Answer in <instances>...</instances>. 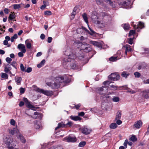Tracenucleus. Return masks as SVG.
I'll return each instance as SVG.
<instances>
[{
	"label": "nucleus",
	"mask_w": 149,
	"mask_h": 149,
	"mask_svg": "<svg viewBox=\"0 0 149 149\" xmlns=\"http://www.w3.org/2000/svg\"><path fill=\"white\" fill-rule=\"evenodd\" d=\"M35 127L36 129H38L40 128V125L37 123H36L35 125Z\"/></svg>",
	"instance_id": "50"
},
{
	"label": "nucleus",
	"mask_w": 149,
	"mask_h": 149,
	"mask_svg": "<svg viewBox=\"0 0 149 149\" xmlns=\"http://www.w3.org/2000/svg\"><path fill=\"white\" fill-rule=\"evenodd\" d=\"M130 140L133 142H135L137 141V139L134 135H132L130 138Z\"/></svg>",
	"instance_id": "26"
},
{
	"label": "nucleus",
	"mask_w": 149,
	"mask_h": 149,
	"mask_svg": "<svg viewBox=\"0 0 149 149\" xmlns=\"http://www.w3.org/2000/svg\"><path fill=\"white\" fill-rule=\"evenodd\" d=\"M108 78L113 81L117 80L120 79V76L118 73H113L108 76Z\"/></svg>",
	"instance_id": "5"
},
{
	"label": "nucleus",
	"mask_w": 149,
	"mask_h": 149,
	"mask_svg": "<svg viewBox=\"0 0 149 149\" xmlns=\"http://www.w3.org/2000/svg\"><path fill=\"white\" fill-rule=\"evenodd\" d=\"M90 31L91 32V33H90V32L88 33L91 35H93L95 33V32L92 29H91V30H90Z\"/></svg>",
	"instance_id": "57"
},
{
	"label": "nucleus",
	"mask_w": 149,
	"mask_h": 149,
	"mask_svg": "<svg viewBox=\"0 0 149 149\" xmlns=\"http://www.w3.org/2000/svg\"><path fill=\"white\" fill-rule=\"evenodd\" d=\"M90 43L97 47L101 48L102 47V45L101 43L100 42H97L96 41H90Z\"/></svg>",
	"instance_id": "13"
},
{
	"label": "nucleus",
	"mask_w": 149,
	"mask_h": 149,
	"mask_svg": "<svg viewBox=\"0 0 149 149\" xmlns=\"http://www.w3.org/2000/svg\"><path fill=\"white\" fill-rule=\"evenodd\" d=\"M41 113L37 112H35L34 113V115L35 116H34V118H37L38 117V116H40V115Z\"/></svg>",
	"instance_id": "40"
},
{
	"label": "nucleus",
	"mask_w": 149,
	"mask_h": 149,
	"mask_svg": "<svg viewBox=\"0 0 149 149\" xmlns=\"http://www.w3.org/2000/svg\"><path fill=\"white\" fill-rule=\"evenodd\" d=\"M43 3L46 6H48L49 4V2L48 1H47L46 0L44 1H43Z\"/></svg>",
	"instance_id": "59"
},
{
	"label": "nucleus",
	"mask_w": 149,
	"mask_h": 149,
	"mask_svg": "<svg viewBox=\"0 0 149 149\" xmlns=\"http://www.w3.org/2000/svg\"><path fill=\"white\" fill-rule=\"evenodd\" d=\"M23 53H24L22 52H19L18 54V56L19 57H23L24 56Z\"/></svg>",
	"instance_id": "53"
},
{
	"label": "nucleus",
	"mask_w": 149,
	"mask_h": 149,
	"mask_svg": "<svg viewBox=\"0 0 149 149\" xmlns=\"http://www.w3.org/2000/svg\"><path fill=\"white\" fill-rule=\"evenodd\" d=\"M104 85H105L106 86H108L110 84L109 82L108 81H105L103 83Z\"/></svg>",
	"instance_id": "44"
},
{
	"label": "nucleus",
	"mask_w": 149,
	"mask_h": 149,
	"mask_svg": "<svg viewBox=\"0 0 149 149\" xmlns=\"http://www.w3.org/2000/svg\"><path fill=\"white\" fill-rule=\"evenodd\" d=\"M6 60V61L8 63H10L11 61H12L11 58L8 57H7Z\"/></svg>",
	"instance_id": "43"
},
{
	"label": "nucleus",
	"mask_w": 149,
	"mask_h": 149,
	"mask_svg": "<svg viewBox=\"0 0 149 149\" xmlns=\"http://www.w3.org/2000/svg\"><path fill=\"white\" fill-rule=\"evenodd\" d=\"M20 93L21 94H23L24 93L25 91V90L24 88L22 87L20 89Z\"/></svg>",
	"instance_id": "55"
},
{
	"label": "nucleus",
	"mask_w": 149,
	"mask_h": 149,
	"mask_svg": "<svg viewBox=\"0 0 149 149\" xmlns=\"http://www.w3.org/2000/svg\"><path fill=\"white\" fill-rule=\"evenodd\" d=\"M44 14L46 15H51L52 13L50 11H46L44 13Z\"/></svg>",
	"instance_id": "47"
},
{
	"label": "nucleus",
	"mask_w": 149,
	"mask_h": 149,
	"mask_svg": "<svg viewBox=\"0 0 149 149\" xmlns=\"http://www.w3.org/2000/svg\"><path fill=\"white\" fill-rule=\"evenodd\" d=\"M38 92L42 93L47 96H51L53 95L52 91H51L44 90L42 89L38 88L37 89Z\"/></svg>",
	"instance_id": "6"
},
{
	"label": "nucleus",
	"mask_w": 149,
	"mask_h": 149,
	"mask_svg": "<svg viewBox=\"0 0 149 149\" xmlns=\"http://www.w3.org/2000/svg\"><path fill=\"white\" fill-rule=\"evenodd\" d=\"M71 50L69 49H67L65 52V54L68 56V58H65L63 63V66L68 69H74L76 67V64L74 63L73 60L75 59L76 57H78L80 59L81 58H83L84 56L81 55H79L77 53L75 54L73 52H71Z\"/></svg>",
	"instance_id": "1"
},
{
	"label": "nucleus",
	"mask_w": 149,
	"mask_h": 149,
	"mask_svg": "<svg viewBox=\"0 0 149 149\" xmlns=\"http://www.w3.org/2000/svg\"><path fill=\"white\" fill-rule=\"evenodd\" d=\"M63 140L66 141L68 142H74L76 141L77 139L75 136H72L71 135H69L68 136L63 138Z\"/></svg>",
	"instance_id": "7"
},
{
	"label": "nucleus",
	"mask_w": 149,
	"mask_h": 149,
	"mask_svg": "<svg viewBox=\"0 0 149 149\" xmlns=\"http://www.w3.org/2000/svg\"><path fill=\"white\" fill-rule=\"evenodd\" d=\"M45 38V36L44 34H42L40 36V38L42 40H43Z\"/></svg>",
	"instance_id": "58"
},
{
	"label": "nucleus",
	"mask_w": 149,
	"mask_h": 149,
	"mask_svg": "<svg viewBox=\"0 0 149 149\" xmlns=\"http://www.w3.org/2000/svg\"><path fill=\"white\" fill-rule=\"evenodd\" d=\"M99 15L100 17L104 18V19H106L107 18H108L109 19V20H110L111 19L110 16L108 15L104 12H102L100 13Z\"/></svg>",
	"instance_id": "15"
},
{
	"label": "nucleus",
	"mask_w": 149,
	"mask_h": 149,
	"mask_svg": "<svg viewBox=\"0 0 149 149\" xmlns=\"http://www.w3.org/2000/svg\"><path fill=\"white\" fill-rule=\"evenodd\" d=\"M17 138L18 139H20L21 141L23 143H24L25 142L26 140L24 138L23 136L21 134L17 136Z\"/></svg>",
	"instance_id": "22"
},
{
	"label": "nucleus",
	"mask_w": 149,
	"mask_h": 149,
	"mask_svg": "<svg viewBox=\"0 0 149 149\" xmlns=\"http://www.w3.org/2000/svg\"><path fill=\"white\" fill-rule=\"evenodd\" d=\"M113 101L114 102H118L120 100V98L119 97L114 96L112 99Z\"/></svg>",
	"instance_id": "33"
},
{
	"label": "nucleus",
	"mask_w": 149,
	"mask_h": 149,
	"mask_svg": "<svg viewBox=\"0 0 149 149\" xmlns=\"http://www.w3.org/2000/svg\"><path fill=\"white\" fill-rule=\"evenodd\" d=\"M16 62L15 61H13L11 63V65L12 66H13L15 68H16Z\"/></svg>",
	"instance_id": "51"
},
{
	"label": "nucleus",
	"mask_w": 149,
	"mask_h": 149,
	"mask_svg": "<svg viewBox=\"0 0 149 149\" xmlns=\"http://www.w3.org/2000/svg\"><path fill=\"white\" fill-rule=\"evenodd\" d=\"M14 8L15 9H19L21 7L20 4H14L13 5Z\"/></svg>",
	"instance_id": "38"
},
{
	"label": "nucleus",
	"mask_w": 149,
	"mask_h": 149,
	"mask_svg": "<svg viewBox=\"0 0 149 149\" xmlns=\"http://www.w3.org/2000/svg\"><path fill=\"white\" fill-rule=\"evenodd\" d=\"M23 100L24 102L25 103L26 106L27 107L30 109H32L34 108L35 107L34 106L30 103V102L28 101L27 98H24L23 99Z\"/></svg>",
	"instance_id": "10"
},
{
	"label": "nucleus",
	"mask_w": 149,
	"mask_h": 149,
	"mask_svg": "<svg viewBox=\"0 0 149 149\" xmlns=\"http://www.w3.org/2000/svg\"><path fill=\"white\" fill-rule=\"evenodd\" d=\"M24 104V102L22 101H21L20 102L19 105L20 107H22L23 106Z\"/></svg>",
	"instance_id": "64"
},
{
	"label": "nucleus",
	"mask_w": 149,
	"mask_h": 149,
	"mask_svg": "<svg viewBox=\"0 0 149 149\" xmlns=\"http://www.w3.org/2000/svg\"><path fill=\"white\" fill-rule=\"evenodd\" d=\"M81 48L82 50L86 53L89 52L91 50V48L90 47V45L86 44L82 45Z\"/></svg>",
	"instance_id": "8"
},
{
	"label": "nucleus",
	"mask_w": 149,
	"mask_h": 149,
	"mask_svg": "<svg viewBox=\"0 0 149 149\" xmlns=\"http://www.w3.org/2000/svg\"><path fill=\"white\" fill-rule=\"evenodd\" d=\"M118 3L120 5L124 7L129 5L130 3L129 0H119Z\"/></svg>",
	"instance_id": "9"
},
{
	"label": "nucleus",
	"mask_w": 149,
	"mask_h": 149,
	"mask_svg": "<svg viewBox=\"0 0 149 149\" xmlns=\"http://www.w3.org/2000/svg\"><path fill=\"white\" fill-rule=\"evenodd\" d=\"M129 27L130 26L128 24H125L124 25L123 28L125 30L129 29Z\"/></svg>",
	"instance_id": "37"
},
{
	"label": "nucleus",
	"mask_w": 149,
	"mask_h": 149,
	"mask_svg": "<svg viewBox=\"0 0 149 149\" xmlns=\"http://www.w3.org/2000/svg\"><path fill=\"white\" fill-rule=\"evenodd\" d=\"M8 75L6 73H2L1 77L2 78L4 79H8Z\"/></svg>",
	"instance_id": "30"
},
{
	"label": "nucleus",
	"mask_w": 149,
	"mask_h": 149,
	"mask_svg": "<svg viewBox=\"0 0 149 149\" xmlns=\"http://www.w3.org/2000/svg\"><path fill=\"white\" fill-rule=\"evenodd\" d=\"M84 115V112H81L80 113H79L78 114V115L81 116H83Z\"/></svg>",
	"instance_id": "60"
},
{
	"label": "nucleus",
	"mask_w": 149,
	"mask_h": 149,
	"mask_svg": "<svg viewBox=\"0 0 149 149\" xmlns=\"http://www.w3.org/2000/svg\"><path fill=\"white\" fill-rule=\"evenodd\" d=\"M17 48L19 49H21V52L24 53L26 52V50L25 49V47L24 44H19L17 46Z\"/></svg>",
	"instance_id": "14"
},
{
	"label": "nucleus",
	"mask_w": 149,
	"mask_h": 149,
	"mask_svg": "<svg viewBox=\"0 0 149 149\" xmlns=\"http://www.w3.org/2000/svg\"><path fill=\"white\" fill-rule=\"evenodd\" d=\"M9 69L5 66L4 67V71L6 73L9 72Z\"/></svg>",
	"instance_id": "52"
},
{
	"label": "nucleus",
	"mask_w": 149,
	"mask_h": 149,
	"mask_svg": "<svg viewBox=\"0 0 149 149\" xmlns=\"http://www.w3.org/2000/svg\"><path fill=\"white\" fill-rule=\"evenodd\" d=\"M13 13H11L10 14L9 18L10 20H12L15 18L14 12H13Z\"/></svg>",
	"instance_id": "32"
},
{
	"label": "nucleus",
	"mask_w": 149,
	"mask_h": 149,
	"mask_svg": "<svg viewBox=\"0 0 149 149\" xmlns=\"http://www.w3.org/2000/svg\"><path fill=\"white\" fill-rule=\"evenodd\" d=\"M82 17L85 22L88 25V22L86 14L85 13L83 14L82 15Z\"/></svg>",
	"instance_id": "21"
},
{
	"label": "nucleus",
	"mask_w": 149,
	"mask_h": 149,
	"mask_svg": "<svg viewBox=\"0 0 149 149\" xmlns=\"http://www.w3.org/2000/svg\"><path fill=\"white\" fill-rule=\"evenodd\" d=\"M13 141V139L11 136L7 137L4 140V142L5 144L8 146L9 149H18L15 148L13 147H9L10 145V143Z\"/></svg>",
	"instance_id": "4"
},
{
	"label": "nucleus",
	"mask_w": 149,
	"mask_h": 149,
	"mask_svg": "<svg viewBox=\"0 0 149 149\" xmlns=\"http://www.w3.org/2000/svg\"><path fill=\"white\" fill-rule=\"evenodd\" d=\"M8 131L10 134H11L12 135H13L16 132H17V130L16 128H13L9 129Z\"/></svg>",
	"instance_id": "18"
},
{
	"label": "nucleus",
	"mask_w": 149,
	"mask_h": 149,
	"mask_svg": "<svg viewBox=\"0 0 149 149\" xmlns=\"http://www.w3.org/2000/svg\"><path fill=\"white\" fill-rule=\"evenodd\" d=\"M109 127L111 129H114L117 127V125L116 123H113L110 125Z\"/></svg>",
	"instance_id": "28"
},
{
	"label": "nucleus",
	"mask_w": 149,
	"mask_h": 149,
	"mask_svg": "<svg viewBox=\"0 0 149 149\" xmlns=\"http://www.w3.org/2000/svg\"><path fill=\"white\" fill-rule=\"evenodd\" d=\"M118 86H115L113 85H110V88L111 90H116L117 89Z\"/></svg>",
	"instance_id": "31"
},
{
	"label": "nucleus",
	"mask_w": 149,
	"mask_h": 149,
	"mask_svg": "<svg viewBox=\"0 0 149 149\" xmlns=\"http://www.w3.org/2000/svg\"><path fill=\"white\" fill-rule=\"evenodd\" d=\"M135 33V31L134 30H131L129 32V36H130L134 34Z\"/></svg>",
	"instance_id": "49"
},
{
	"label": "nucleus",
	"mask_w": 149,
	"mask_h": 149,
	"mask_svg": "<svg viewBox=\"0 0 149 149\" xmlns=\"http://www.w3.org/2000/svg\"><path fill=\"white\" fill-rule=\"evenodd\" d=\"M127 143H128L127 140H126L125 141L124 143V145L125 146V148H127Z\"/></svg>",
	"instance_id": "62"
},
{
	"label": "nucleus",
	"mask_w": 149,
	"mask_h": 149,
	"mask_svg": "<svg viewBox=\"0 0 149 149\" xmlns=\"http://www.w3.org/2000/svg\"><path fill=\"white\" fill-rule=\"evenodd\" d=\"M52 38L51 37H49L47 39V42H48L51 43L52 40Z\"/></svg>",
	"instance_id": "56"
},
{
	"label": "nucleus",
	"mask_w": 149,
	"mask_h": 149,
	"mask_svg": "<svg viewBox=\"0 0 149 149\" xmlns=\"http://www.w3.org/2000/svg\"><path fill=\"white\" fill-rule=\"evenodd\" d=\"M70 118L72 120L74 121L80 120H81V118L78 116H70Z\"/></svg>",
	"instance_id": "24"
},
{
	"label": "nucleus",
	"mask_w": 149,
	"mask_h": 149,
	"mask_svg": "<svg viewBox=\"0 0 149 149\" xmlns=\"http://www.w3.org/2000/svg\"><path fill=\"white\" fill-rule=\"evenodd\" d=\"M117 57L112 56L109 58V60L110 61H115L117 60Z\"/></svg>",
	"instance_id": "36"
},
{
	"label": "nucleus",
	"mask_w": 149,
	"mask_h": 149,
	"mask_svg": "<svg viewBox=\"0 0 149 149\" xmlns=\"http://www.w3.org/2000/svg\"><path fill=\"white\" fill-rule=\"evenodd\" d=\"M86 144V143L85 141H81L79 144L78 146L79 147H81L84 146Z\"/></svg>",
	"instance_id": "35"
},
{
	"label": "nucleus",
	"mask_w": 149,
	"mask_h": 149,
	"mask_svg": "<svg viewBox=\"0 0 149 149\" xmlns=\"http://www.w3.org/2000/svg\"><path fill=\"white\" fill-rule=\"evenodd\" d=\"M76 14V12L72 11V15L71 17V19H73L74 18V17Z\"/></svg>",
	"instance_id": "46"
},
{
	"label": "nucleus",
	"mask_w": 149,
	"mask_h": 149,
	"mask_svg": "<svg viewBox=\"0 0 149 149\" xmlns=\"http://www.w3.org/2000/svg\"><path fill=\"white\" fill-rule=\"evenodd\" d=\"M5 13L6 14H7L8 13V9L7 8H5L4 10Z\"/></svg>",
	"instance_id": "63"
},
{
	"label": "nucleus",
	"mask_w": 149,
	"mask_h": 149,
	"mask_svg": "<svg viewBox=\"0 0 149 149\" xmlns=\"http://www.w3.org/2000/svg\"><path fill=\"white\" fill-rule=\"evenodd\" d=\"M121 116V113L120 111H118L116 116V120L120 119Z\"/></svg>",
	"instance_id": "27"
},
{
	"label": "nucleus",
	"mask_w": 149,
	"mask_h": 149,
	"mask_svg": "<svg viewBox=\"0 0 149 149\" xmlns=\"http://www.w3.org/2000/svg\"><path fill=\"white\" fill-rule=\"evenodd\" d=\"M32 69L31 68L29 67L26 70H25V72L29 73L31 72L32 71Z\"/></svg>",
	"instance_id": "42"
},
{
	"label": "nucleus",
	"mask_w": 149,
	"mask_h": 149,
	"mask_svg": "<svg viewBox=\"0 0 149 149\" xmlns=\"http://www.w3.org/2000/svg\"><path fill=\"white\" fill-rule=\"evenodd\" d=\"M121 76L125 78H127L129 75V74L127 72H123L121 74Z\"/></svg>",
	"instance_id": "29"
},
{
	"label": "nucleus",
	"mask_w": 149,
	"mask_h": 149,
	"mask_svg": "<svg viewBox=\"0 0 149 149\" xmlns=\"http://www.w3.org/2000/svg\"><path fill=\"white\" fill-rule=\"evenodd\" d=\"M134 74L136 77L139 78L141 76V74L138 72H135L134 73Z\"/></svg>",
	"instance_id": "39"
},
{
	"label": "nucleus",
	"mask_w": 149,
	"mask_h": 149,
	"mask_svg": "<svg viewBox=\"0 0 149 149\" xmlns=\"http://www.w3.org/2000/svg\"><path fill=\"white\" fill-rule=\"evenodd\" d=\"M73 123L71 121H68V122L65 124V127H70L73 125Z\"/></svg>",
	"instance_id": "34"
},
{
	"label": "nucleus",
	"mask_w": 149,
	"mask_h": 149,
	"mask_svg": "<svg viewBox=\"0 0 149 149\" xmlns=\"http://www.w3.org/2000/svg\"><path fill=\"white\" fill-rule=\"evenodd\" d=\"M91 18L93 21L95 23L96 22V23L97 24H99L100 27H102L105 26L107 24L105 23V22L104 23H103V21H99L98 20L99 17L98 16V14L96 12H93L92 13Z\"/></svg>",
	"instance_id": "3"
},
{
	"label": "nucleus",
	"mask_w": 149,
	"mask_h": 149,
	"mask_svg": "<svg viewBox=\"0 0 149 149\" xmlns=\"http://www.w3.org/2000/svg\"><path fill=\"white\" fill-rule=\"evenodd\" d=\"M15 80L17 84L20 85L21 84V82L22 80V78L20 77H15Z\"/></svg>",
	"instance_id": "19"
},
{
	"label": "nucleus",
	"mask_w": 149,
	"mask_h": 149,
	"mask_svg": "<svg viewBox=\"0 0 149 149\" xmlns=\"http://www.w3.org/2000/svg\"><path fill=\"white\" fill-rule=\"evenodd\" d=\"M91 131L90 129H88L86 127H84L82 130V132L86 135L89 134Z\"/></svg>",
	"instance_id": "12"
},
{
	"label": "nucleus",
	"mask_w": 149,
	"mask_h": 149,
	"mask_svg": "<svg viewBox=\"0 0 149 149\" xmlns=\"http://www.w3.org/2000/svg\"><path fill=\"white\" fill-rule=\"evenodd\" d=\"M143 83L145 84H149V79H147L145 80H144L143 81Z\"/></svg>",
	"instance_id": "54"
},
{
	"label": "nucleus",
	"mask_w": 149,
	"mask_h": 149,
	"mask_svg": "<svg viewBox=\"0 0 149 149\" xmlns=\"http://www.w3.org/2000/svg\"><path fill=\"white\" fill-rule=\"evenodd\" d=\"M124 47L125 48V53L126 55H127V52H131L132 50L131 46L129 45H126L124 46Z\"/></svg>",
	"instance_id": "16"
},
{
	"label": "nucleus",
	"mask_w": 149,
	"mask_h": 149,
	"mask_svg": "<svg viewBox=\"0 0 149 149\" xmlns=\"http://www.w3.org/2000/svg\"><path fill=\"white\" fill-rule=\"evenodd\" d=\"M11 125L14 126L15 124V120L13 119H12L10 122Z\"/></svg>",
	"instance_id": "48"
},
{
	"label": "nucleus",
	"mask_w": 149,
	"mask_h": 149,
	"mask_svg": "<svg viewBox=\"0 0 149 149\" xmlns=\"http://www.w3.org/2000/svg\"><path fill=\"white\" fill-rule=\"evenodd\" d=\"M144 27V24L141 22H139V25L138 26L136 27V29L138 28H140L141 29Z\"/></svg>",
	"instance_id": "25"
},
{
	"label": "nucleus",
	"mask_w": 149,
	"mask_h": 149,
	"mask_svg": "<svg viewBox=\"0 0 149 149\" xmlns=\"http://www.w3.org/2000/svg\"><path fill=\"white\" fill-rule=\"evenodd\" d=\"M20 69L22 71H24L25 72V68L26 67L24 68V65L22 64H20Z\"/></svg>",
	"instance_id": "41"
},
{
	"label": "nucleus",
	"mask_w": 149,
	"mask_h": 149,
	"mask_svg": "<svg viewBox=\"0 0 149 149\" xmlns=\"http://www.w3.org/2000/svg\"><path fill=\"white\" fill-rule=\"evenodd\" d=\"M25 44L27 48L28 49H31V44L29 40L27 39L25 41Z\"/></svg>",
	"instance_id": "20"
},
{
	"label": "nucleus",
	"mask_w": 149,
	"mask_h": 149,
	"mask_svg": "<svg viewBox=\"0 0 149 149\" xmlns=\"http://www.w3.org/2000/svg\"><path fill=\"white\" fill-rule=\"evenodd\" d=\"M142 122L141 120L137 121L134 123V126L137 128H139L142 125Z\"/></svg>",
	"instance_id": "17"
},
{
	"label": "nucleus",
	"mask_w": 149,
	"mask_h": 149,
	"mask_svg": "<svg viewBox=\"0 0 149 149\" xmlns=\"http://www.w3.org/2000/svg\"><path fill=\"white\" fill-rule=\"evenodd\" d=\"M122 123V121L119 120V119H118V120L116 121V123L118 125H120Z\"/></svg>",
	"instance_id": "61"
},
{
	"label": "nucleus",
	"mask_w": 149,
	"mask_h": 149,
	"mask_svg": "<svg viewBox=\"0 0 149 149\" xmlns=\"http://www.w3.org/2000/svg\"><path fill=\"white\" fill-rule=\"evenodd\" d=\"M61 127H65V124L63 122L58 124V126L55 128V130H56L57 129Z\"/></svg>",
	"instance_id": "23"
},
{
	"label": "nucleus",
	"mask_w": 149,
	"mask_h": 149,
	"mask_svg": "<svg viewBox=\"0 0 149 149\" xmlns=\"http://www.w3.org/2000/svg\"><path fill=\"white\" fill-rule=\"evenodd\" d=\"M142 96L146 98H149V89L143 91L142 92Z\"/></svg>",
	"instance_id": "11"
},
{
	"label": "nucleus",
	"mask_w": 149,
	"mask_h": 149,
	"mask_svg": "<svg viewBox=\"0 0 149 149\" xmlns=\"http://www.w3.org/2000/svg\"><path fill=\"white\" fill-rule=\"evenodd\" d=\"M133 38H130L129 40L128 43L130 45L132 44L133 43Z\"/></svg>",
	"instance_id": "45"
},
{
	"label": "nucleus",
	"mask_w": 149,
	"mask_h": 149,
	"mask_svg": "<svg viewBox=\"0 0 149 149\" xmlns=\"http://www.w3.org/2000/svg\"><path fill=\"white\" fill-rule=\"evenodd\" d=\"M69 82L67 77L65 75L63 76H59L56 77L54 83L51 82H48L47 85L52 88L56 89L60 87L61 84L63 83L64 84L67 83Z\"/></svg>",
	"instance_id": "2"
}]
</instances>
